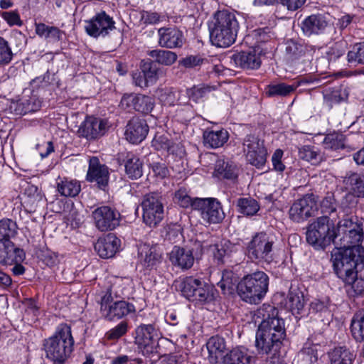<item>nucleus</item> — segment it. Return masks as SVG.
<instances>
[{
	"instance_id": "nucleus-1",
	"label": "nucleus",
	"mask_w": 364,
	"mask_h": 364,
	"mask_svg": "<svg viewBox=\"0 0 364 364\" xmlns=\"http://www.w3.org/2000/svg\"><path fill=\"white\" fill-rule=\"evenodd\" d=\"M285 336L284 320H262L256 333V348L259 353L276 358Z\"/></svg>"
},
{
	"instance_id": "nucleus-2",
	"label": "nucleus",
	"mask_w": 364,
	"mask_h": 364,
	"mask_svg": "<svg viewBox=\"0 0 364 364\" xmlns=\"http://www.w3.org/2000/svg\"><path fill=\"white\" fill-rule=\"evenodd\" d=\"M238 29L235 14L227 10L218 11L209 24L210 41L218 47H229L235 43Z\"/></svg>"
},
{
	"instance_id": "nucleus-3",
	"label": "nucleus",
	"mask_w": 364,
	"mask_h": 364,
	"mask_svg": "<svg viewBox=\"0 0 364 364\" xmlns=\"http://www.w3.org/2000/svg\"><path fill=\"white\" fill-rule=\"evenodd\" d=\"M74 339L71 328L65 323L60 324L53 336L44 341L46 357L53 364H63L73 350Z\"/></svg>"
},
{
	"instance_id": "nucleus-4",
	"label": "nucleus",
	"mask_w": 364,
	"mask_h": 364,
	"mask_svg": "<svg viewBox=\"0 0 364 364\" xmlns=\"http://www.w3.org/2000/svg\"><path fill=\"white\" fill-rule=\"evenodd\" d=\"M268 285L269 277L267 274L258 271L245 276L237 284V291L243 301L256 304L266 294Z\"/></svg>"
},
{
	"instance_id": "nucleus-5",
	"label": "nucleus",
	"mask_w": 364,
	"mask_h": 364,
	"mask_svg": "<svg viewBox=\"0 0 364 364\" xmlns=\"http://www.w3.org/2000/svg\"><path fill=\"white\" fill-rule=\"evenodd\" d=\"M307 242L316 250H324L331 242L335 245L336 229L328 216L318 218L306 232Z\"/></svg>"
},
{
	"instance_id": "nucleus-6",
	"label": "nucleus",
	"mask_w": 364,
	"mask_h": 364,
	"mask_svg": "<svg viewBox=\"0 0 364 364\" xmlns=\"http://www.w3.org/2000/svg\"><path fill=\"white\" fill-rule=\"evenodd\" d=\"M363 238L362 223L354 221L352 218H344L338 222L335 239L336 249L347 250L358 246Z\"/></svg>"
},
{
	"instance_id": "nucleus-7",
	"label": "nucleus",
	"mask_w": 364,
	"mask_h": 364,
	"mask_svg": "<svg viewBox=\"0 0 364 364\" xmlns=\"http://www.w3.org/2000/svg\"><path fill=\"white\" fill-rule=\"evenodd\" d=\"M350 248L347 250L336 249L331 254L333 269L337 276L343 282L353 281L357 275V260Z\"/></svg>"
},
{
	"instance_id": "nucleus-8",
	"label": "nucleus",
	"mask_w": 364,
	"mask_h": 364,
	"mask_svg": "<svg viewBox=\"0 0 364 364\" xmlns=\"http://www.w3.org/2000/svg\"><path fill=\"white\" fill-rule=\"evenodd\" d=\"M144 223L149 227H156L164 217L163 198L157 193H151L144 196L141 203Z\"/></svg>"
},
{
	"instance_id": "nucleus-9",
	"label": "nucleus",
	"mask_w": 364,
	"mask_h": 364,
	"mask_svg": "<svg viewBox=\"0 0 364 364\" xmlns=\"http://www.w3.org/2000/svg\"><path fill=\"white\" fill-rule=\"evenodd\" d=\"M274 237L265 232L256 234L247 246L248 257L251 259L270 262L273 260Z\"/></svg>"
},
{
	"instance_id": "nucleus-10",
	"label": "nucleus",
	"mask_w": 364,
	"mask_h": 364,
	"mask_svg": "<svg viewBox=\"0 0 364 364\" xmlns=\"http://www.w3.org/2000/svg\"><path fill=\"white\" fill-rule=\"evenodd\" d=\"M135 343L144 355L160 353L157 329L152 324H143L136 328Z\"/></svg>"
},
{
	"instance_id": "nucleus-11",
	"label": "nucleus",
	"mask_w": 364,
	"mask_h": 364,
	"mask_svg": "<svg viewBox=\"0 0 364 364\" xmlns=\"http://www.w3.org/2000/svg\"><path fill=\"white\" fill-rule=\"evenodd\" d=\"M94 224L101 232L114 230L120 224L121 214L114 207L102 205L95 208L92 213Z\"/></svg>"
},
{
	"instance_id": "nucleus-12",
	"label": "nucleus",
	"mask_w": 364,
	"mask_h": 364,
	"mask_svg": "<svg viewBox=\"0 0 364 364\" xmlns=\"http://www.w3.org/2000/svg\"><path fill=\"white\" fill-rule=\"evenodd\" d=\"M243 150L250 164L258 168L264 165L267 151L264 146V141L258 136L253 134L247 135L243 141Z\"/></svg>"
},
{
	"instance_id": "nucleus-13",
	"label": "nucleus",
	"mask_w": 364,
	"mask_h": 364,
	"mask_svg": "<svg viewBox=\"0 0 364 364\" xmlns=\"http://www.w3.org/2000/svg\"><path fill=\"white\" fill-rule=\"evenodd\" d=\"M316 210L315 196L313 194H306L292 204L289 214L291 220L301 223L313 216Z\"/></svg>"
},
{
	"instance_id": "nucleus-14",
	"label": "nucleus",
	"mask_w": 364,
	"mask_h": 364,
	"mask_svg": "<svg viewBox=\"0 0 364 364\" xmlns=\"http://www.w3.org/2000/svg\"><path fill=\"white\" fill-rule=\"evenodd\" d=\"M114 23L112 17L105 11H101L90 20L85 21V29L86 33L93 38H104L115 29Z\"/></svg>"
},
{
	"instance_id": "nucleus-15",
	"label": "nucleus",
	"mask_w": 364,
	"mask_h": 364,
	"mask_svg": "<svg viewBox=\"0 0 364 364\" xmlns=\"http://www.w3.org/2000/svg\"><path fill=\"white\" fill-rule=\"evenodd\" d=\"M109 128L107 119L87 117L80 124L78 134L80 136L84 137L89 141L96 140L104 136Z\"/></svg>"
},
{
	"instance_id": "nucleus-16",
	"label": "nucleus",
	"mask_w": 364,
	"mask_h": 364,
	"mask_svg": "<svg viewBox=\"0 0 364 364\" xmlns=\"http://www.w3.org/2000/svg\"><path fill=\"white\" fill-rule=\"evenodd\" d=\"M120 107L129 112L135 110L143 114L150 113L154 107L152 97L141 94H124L120 101Z\"/></svg>"
},
{
	"instance_id": "nucleus-17",
	"label": "nucleus",
	"mask_w": 364,
	"mask_h": 364,
	"mask_svg": "<svg viewBox=\"0 0 364 364\" xmlns=\"http://www.w3.org/2000/svg\"><path fill=\"white\" fill-rule=\"evenodd\" d=\"M109 169L107 166L102 164L97 156H92L89 159V167L86 180L89 182L96 183L97 187L105 190L109 182Z\"/></svg>"
},
{
	"instance_id": "nucleus-18",
	"label": "nucleus",
	"mask_w": 364,
	"mask_h": 364,
	"mask_svg": "<svg viewBox=\"0 0 364 364\" xmlns=\"http://www.w3.org/2000/svg\"><path fill=\"white\" fill-rule=\"evenodd\" d=\"M157 33L158 44L161 48L174 49L183 46V33L176 26L161 27L158 29Z\"/></svg>"
},
{
	"instance_id": "nucleus-19",
	"label": "nucleus",
	"mask_w": 364,
	"mask_h": 364,
	"mask_svg": "<svg viewBox=\"0 0 364 364\" xmlns=\"http://www.w3.org/2000/svg\"><path fill=\"white\" fill-rule=\"evenodd\" d=\"M280 304L283 306V309L280 310V314H282V311H285L290 314L287 316V317L293 316L297 318V316L301 314L304 310V294L298 288L291 287L284 302L280 301Z\"/></svg>"
},
{
	"instance_id": "nucleus-20",
	"label": "nucleus",
	"mask_w": 364,
	"mask_h": 364,
	"mask_svg": "<svg viewBox=\"0 0 364 364\" xmlns=\"http://www.w3.org/2000/svg\"><path fill=\"white\" fill-rule=\"evenodd\" d=\"M148 132L149 126L146 120L134 117L126 126L125 136L130 143L139 144L146 137Z\"/></svg>"
},
{
	"instance_id": "nucleus-21",
	"label": "nucleus",
	"mask_w": 364,
	"mask_h": 364,
	"mask_svg": "<svg viewBox=\"0 0 364 364\" xmlns=\"http://www.w3.org/2000/svg\"><path fill=\"white\" fill-rule=\"evenodd\" d=\"M24 251L15 246L10 240H0V264L11 265L25 259Z\"/></svg>"
},
{
	"instance_id": "nucleus-22",
	"label": "nucleus",
	"mask_w": 364,
	"mask_h": 364,
	"mask_svg": "<svg viewBox=\"0 0 364 364\" xmlns=\"http://www.w3.org/2000/svg\"><path fill=\"white\" fill-rule=\"evenodd\" d=\"M120 245V239L115 235L109 233L97 241L95 250L100 257L110 258L119 250Z\"/></svg>"
},
{
	"instance_id": "nucleus-23",
	"label": "nucleus",
	"mask_w": 364,
	"mask_h": 364,
	"mask_svg": "<svg viewBox=\"0 0 364 364\" xmlns=\"http://www.w3.org/2000/svg\"><path fill=\"white\" fill-rule=\"evenodd\" d=\"M328 26V18L321 14H312L301 23V29L308 36L323 33Z\"/></svg>"
},
{
	"instance_id": "nucleus-24",
	"label": "nucleus",
	"mask_w": 364,
	"mask_h": 364,
	"mask_svg": "<svg viewBox=\"0 0 364 364\" xmlns=\"http://www.w3.org/2000/svg\"><path fill=\"white\" fill-rule=\"evenodd\" d=\"M171 263L183 269L191 268L194 263V256L191 249L175 246L169 255Z\"/></svg>"
},
{
	"instance_id": "nucleus-25",
	"label": "nucleus",
	"mask_w": 364,
	"mask_h": 364,
	"mask_svg": "<svg viewBox=\"0 0 364 364\" xmlns=\"http://www.w3.org/2000/svg\"><path fill=\"white\" fill-rule=\"evenodd\" d=\"M231 61L236 67L243 69H257L260 66V58L255 50L241 51L231 56Z\"/></svg>"
},
{
	"instance_id": "nucleus-26",
	"label": "nucleus",
	"mask_w": 364,
	"mask_h": 364,
	"mask_svg": "<svg viewBox=\"0 0 364 364\" xmlns=\"http://www.w3.org/2000/svg\"><path fill=\"white\" fill-rule=\"evenodd\" d=\"M157 96L159 101L164 105L170 107L186 106L188 102L185 100L186 96L181 92L173 88L165 87L158 90Z\"/></svg>"
},
{
	"instance_id": "nucleus-27",
	"label": "nucleus",
	"mask_w": 364,
	"mask_h": 364,
	"mask_svg": "<svg viewBox=\"0 0 364 364\" xmlns=\"http://www.w3.org/2000/svg\"><path fill=\"white\" fill-rule=\"evenodd\" d=\"M229 134L227 130L205 129L203 134L204 146L208 148L217 149L223 146L228 140Z\"/></svg>"
},
{
	"instance_id": "nucleus-28",
	"label": "nucleus",
	"mask_w": 364,
	"mask_h": 364,
	"mask_svg": "<svg viewBox=\"0 0 364 364\" xmlns=\"http://www.w3.org/2000/svg\"><path fill=\"white\" fill-rule=\"evenodd\" d=\"M237 168L232 162L225 161L224 159H219L215 164L214 173L219 178L235 181L237 178Z\"/></svg>"
},
{
	"instance_id": "nucleus-29",
	"label": "nucleus",
	"mask_w": 364,
	"mask_h": 364,
	"mask_svg": "<svg viewBox=\"0 0 364 364\" xmlns=\"http://www.w3.org/2000/svg\"><path fill=\"white\" fill-rule=\"evenodd\" d=\"M201 217L209 223H218L225 218V213L220 203L215 198H210V202Z\"/></svg>"
},
{
	"instance_id": "nucleus-30",
	"label": "nucleus",
	"mask_w": 364,
	"mask_h": 364,
	"mask_svg": "<svg viewBox=\"0 0 364 364\" xmlns=\"http://www.w3.org/2000/svg\"><path fill=\"white\" fill-rule=\"evenodd\" d=\"M299 82L288 85L284 82H274L267 85L265 88L267 96L285 97L292 94L299 86Z\"/></svg>"
},
{
	"instance_id": "nucleus-31",
	"label": "nucleus",
	"mask_w": 364,
	"mask_h": 364,
	"mask_svg": "<svg viewBox=\"0 0 364 364\" xmlns=\"http://www.w3.org/2000/svg\"><path fill=\"white\" fill-rule=\"evenodd\" d=\"M324 104L331 108L333 105L347 100L348 92L340 87L326 88L323 91Z\"/></svg>"
},
{
	"instance_id": "nucleus-32",
	"label": "nucleus",
	"mask_w": 364,
	"mask_h": 364,
	"mask_svg": "<svg viewBox=\"0 0 364 364\" xmlns=\"http://www.w3.org/2000/svg\"><path fill=\"white\" fill-rule=\"evenodd\" d=\"M134 313L135 307L132 304L125 301H119L108 307L106 316L122 318L127 316H134Z\"/></svg>"
},
{
	"instance_id": "nucleus-33",
	"label": "nucleus",
	"mask_w": 364,
	"mask_h": 364,
	"mask_svg": "<svg viewBox=\"0 0 364 364\" xmlns=\"http://www.w3.org/2000/svg\"><path fill=\"white\" fill-rule=\"evenodd\" d=\"M208 351V359L210 363H218V358L222 356L226 346L224 338L220 336L211 337L206 343Z\"/></svg>"
},
{
	"instance_id": "nucleus-34",
	"label": "nucleus",
	"mask_w": 364,
	"mask_h": 364,
	"mask_svg": "<svg viewBox=\"0 0 364 364\" xmlns=\"http://www.w3.org/2000/svg\"><path fill=\"white\" fill-rule=\"evenodd\" d=\"M343 182L346 188L355 193L358 197H364V175L348 172Z\"/></svg>"
},
{
	"instance_id": "nucleus-35",
	"label": "nucleus",
	"mask_w": 364,
	"mask_h": 364,
	"mask_svg": "<svg viewBox=\"0 0 364 364\" xmlns=\"http://www.w3.org/2000/svg\"><path fill=\"white\" fill-rule=\"evenodd\" d=\"M41 102L36 95L23 97L16 104L15 112L19 114L33 112L40 109Z\"/></svg>"
},
{
	"instance_id": "nucleus-36",
	"label": "nucleus",
	"mask_w": 364,
	"mask_h": 364,
	"mask_svg": "<svg viewBox=\"0 0 364 364\" xmlns=\"http://www.w3.org/2000/svg\"><path fill=\"white\" fill-rule=\"evenodd\" d=\"M81 186L76 180L59 178L57 181V191L63 196L75 197L79 194Z\"/></svg>"
},
{
	"instance_id": "nucleus-37",
	"label": "nucleus",
	"mask_w": 364,
	"mask_h": 364,
	"mask_svg": "<svg viewBox=\"0 0 364 364\" xmlns=\"http://www.w3.org/2000/svg\"><path fill=\"white\" fill-rule=\"evenodd\" d=\"M36 33L49 42H57L61 40L63 31L55 26H49L43 23H36Z\"/></svg>"
},
{
	"instance_id": "nucleus-38",
	"label": "nucleus",
	"mask_w": 364,
	"mask_h": 364,
	"mask_svg": "<svg viewBox=\"0 0 364 364\" xmlns=\"http://www.w3.org/2000/svg\"><path fill=\"white\" fill-rule=\"evenodd\" d=\"M196 292L192 301H199L200 303H209L215 299L214 287L204 281L199 279Z\"/></svg>"
},
{
	"instance_id": "nucleus-39",
	"label": "nucleus",
	"mask_w": 364,
	"mask_h": 364,
	"mask_svg": "<svg viewBox=\"0 0 364 364\" xmlns=\"http://www.w3.org/2000/svg\"><path fill=\"white\" fill-rule=\"evenodd\" d=\"M331 364H353L355 355L345 346L335 348L329 353Z\"/></svg>"
},
{
	"instance_id": "nucleus-40",
	"label": "nucleus",
	"mask_w": 364,
	"mask_h": 364,
	"mask_svg": "<svg viewBox=\"0 0 364 364\" xmlns=\"http://www.w3.org/2000/svg\"><path fill=\"white\" fill-rule=\"evenodd\" d=\"M124 166L127 176L132 180L139 178L143 174V163L133 154L127 155Z\"/></svg>"
},
{
	"instance_id": "nucleus-41",
	"label": "nucleus",
	"mask_w": 364,
	"mask_h": 364,
	"mask_svg": "<svg viewBox=\"0 0 364 364\" xmlns=\"http://www.w3.org/2000/svg\"><path fill=\"white\" fill-rule=\"evenodd\" d=\"M239 283L237 275L231 270H224L218 286L224 294H232Z\"/></svg>"
},
{
	"instance_id": "nucleus-42",
	"label": "nucleus",
	"mask_w": 364,
	"mask_h": 364,
	"mask_svg": "<svg viewBox=\"0 0 364 364\" xmlns=\"http://www.w3.org/2000/svg\"><path fill=\"white\" fill-rule=\"evenodd\" d=\"M147 55L156 63L166 66L173 65L178 58L176 53L168 50H151L147 52Z\"/></svg>"
},
{
	"instance_id": "nucleus-43",
	"label": "nucleus",
	"mask_w": 364,
	"mask_h": 364,
	"mask_svg": "<svg viewBox=\"0 0 364 364\" xmlns=\"http://www.w3.org/2000/svg\"><path fill=\"white\" fill-rule=\"evenodd\" d=\"M299 156L313 165H317L324 160L323 153L317 147L309 145L299 149Z\"/></svg>"
},
{
	"instance_id": "nucleus-44",
	"label": "nucleus",
	"mask_w": 364,
	"mask_h": 364,
	"mask_svg": "<svg viewBox=\"0 0 364 364\" xmlns=\"http://www.w3.org/2000/svg\"><path fill=\"white\" fill-rule=\"evenodd\" d=\"M255 358L240 349H233L223 357V364H253Z\"/></svg>"
},
{
	"instance_id": "nucleus-45",
	"label": "nucleus",
	"mask_w": 364,
	"mask_h": 364,
	"mask_svg": "<svg viewBox=\"0 0 364 364\" xmlns=\"http://www.w3.org/2000/svg\"><path fill=\"white\" fill-rule=\"evenodd\" d=\"M24 203L31 209H34L43 199L41 191L36 186L28 184L24 190Z\"/></svg>"
},
{
	"instance_id": "nucleus-46",
	"label": "nucleus",
	"mask_w": 364,
	"mask_h": 364,
	"mask_svg": "<svg viewBox=\"0 0 364 364\" xmlns=\"http://www.w3.org/2000/svg\"><path fill=\"white\" fill-rule=\"evenodd\" d=\"M238 211L247 216L255 215L259 210L258 202L252 198H240L237 200Z\"/></svg>"
},
{
	"instance_id": "nucleus-47",
	"label": "nucleus",
	"mask_w": 364,
	"mask_h": 364,
	"mask_svg": "<svg viewBox=\"0 0 364 364\" xmlns=\"http://www.w3.org/2000/svg\"><path fill=\"white\" fill-rule=\"evenodd\" d=\"M215 90V86L202 84L187 89L186 94L190 100L197 103Z\"/></svg>"
},
{
	"instance_id": "nucleus-48",
	"label": "nucleus",
	"mask_w": 364,
	"mask_h": 364,
	"mask_svg": "<svg viewBox=\"0 0 364 364\" xmlns=\"http://www.w3.org/2000/svg\"><path fill=\"white\" fill-rule=\"evenodd\" d=\"M233 248L234 246L227 240L215 245L213 252L214 258L217 260L218 264H223L225 262V259L230 256Z\"/></svg>"
},
{
	"instance_id": "nucleus-49",
	"label": "nucleus",
	"mask_w": 364,
	"mask_h": 364,
	"mask_svg": "<svg viewBox=\"0 0 364 364\" xmlns=\"http://www.w3.org/2000/svg\"><path fill=\"white\" fill-rule=\"evenodd\" d=\"M199 279L194 278L193 277H187L181 282L179 288L182 293V295L192 301L193 298L196 292Z\"/></svg>"
},
{
	"instance_id": "nucleus-50",
	"label": "nucleus",
	"mask_w": 364,
	"mask_h": 364,
	"mask_svg": "<svg viewBox=\"0 0 364 364\" xmlns=\"http://www.w3.org/2000/svg\"><path fill=\"white\" fill-rule=\"evenodd\" d=\"M323 147L329 150H338L344 147L343 134L333 132L327 134L323 141Z\"/></svg>"
},
{
	"instance_id": "nucleus-51",
	"label": "nucleus",
	"mask_w": 364,
	"mask_h": 364,
	"mask_svg": "<svg viewBox=\"0 0 364 364\" xmlns=\"http://www.w3.org/2000/svg\"><path fill=\"white\" fill-rule=\"evenodd\" d=\"M347 58L350 64H364V42L355 44L348 51Z\"/></svg>"
},
{
	"instance_id": "nucleus-52",
	"label": "nucleus",
	"mask_w": 364,
	"mask_h": 364,
	"mask_svg": "<svg viewBox=\"0 0 364 364\" xmlns=\"http://www.w3.org/2000/svg\"><path fill=\"white\" fill-rule=\"evenodd\" d=\"M17 226L11 219L5 218L0 220V240H10L16 233Z\"/></svg>"
},
{
	"instance_id": "nucleus-53",
	"label": "nucleus",
	"mask_w": 364,
	"mask_h": 364,
	"mask_svg": "<svg viewBox=\"0 0 364 364\" xmlns=\"http://www.w3.org/2000/svg\"><path fill=\"white\" fill-rule=\"evenodd\" d=\"M152 146L158 151H166L173 154L174 151L173 142L166 135H156L151 141Z\"/></svg>"
},
{
	"instance_id": "nucleus-54",
	"label": "nucleus",
	"mask_w": 364,
	"mask_h": 364,
	"mask_svg": "<svg viewBox=\"0 0 364 364\" xmlns=\"http://www.w3.org/2000/svg\"><path fill=\"white\" fill-rule=\"evenodd\" d=\"M279 310L273 305L264 304L257 309L253 317L255 318H281Z\"/></svg>"
},
{
	"instance_id": "nucleus-55",
	"label": "nucleus",
	"mask_w": 364,
	"mask_h": 364,
	"mask_svg": "<svg viewBox=\"0 0 364 364\" xmlns=\"http://www.w3.org/2000/svg\"><path fill=\"white\" fill-rule=\"evenodd\" d=\"M141 71L144 73L146 81L150 85L154 84L159 75L160 69L156 67L154 62H146L141 65Z\"/></svg>"
},
{
	"instance_id": "nucleus-56",
	"label": "nucleus",
	"mask_w": 364,
	"mask_h": 364,
	"mask_svg": "<svg viewBox=\"0 0 364 364\" xmlns=\"http://www.w3.org/2000/svg\"><path fill=\"white\" fill-rule=\"evenodd\" d=\"M13 52L9 42L0 36V67L9 65L13 59Z\"/></svg>"
},
{
	"instance_id": "nucleus-57",
	"label": "nucleus",
	"mask_w": 364,
	"mask_h": 364,
	"mask_svg": "<svg viewBox=\"0 0 364 364\" xmlns=\"http://www.w3.org/2000/svg\"><path fill=\"white\" fill-rule=\"evenodd\" d=\"M292 364H317V355L313 349H303L299 352Z\"/></svg>"
},
{
	"instance_id": "nucleus-58",
	"label": "nucleus",
	"mask_w": 364,
	"mask_h": 364,
	"mask_svg": "<svg viewBox=\"0 0 364 364\" xmlns=\"http://www.w3.org/2000/svg\"><path fill=\"white\" fill-rule=\"evenodd\" d=\"M285 50L287 57L291 60L301 56L304 52L303 46L292 39L286 42Z\"/></svg>"
},
{
	"instance_id": "nucleus-59",
	"label": "nucleus",
	"mask_w": 364,
	"mask_h": 364,
	"mask_svg": "<svg viewBox=\"0 0 364 364\" xmlns=\"http://www.w3.org/2000/svg\"><path fill=\"white\" fill-rule=\"evenodd\" d=\"M353 281L344 282L346 284L350 286L348 292L353 296L364 294V279L358 278L357 275L352 279Z\"/></svg>"
},
{
	"instance_id": "nucleus-60",
	"label": "nucleus",
	"mask_w": 364,
	"mask_h": 364,
	"mask_svg": "<svg viewBox=\"0 0 364 364\" xmlns=\"http://www.w3.org/2000/svg\"><path fill=\"white\" fill-rule=\"evenodd\" d=\"M191 197L185 188H180L175 193L174 202L182 208H187L191 205Z\"/></svg>"
},
{
	"instance_id": "nucleus-61",
	"label": "nucleus",
	"mask_w": 364,
	"mask_h": 364,
	"mask_svg": "<svg viewBox=\"0 0 364 364\" xmlns=\"http://www.w3.org/2000/svg\"><path fill=\"white\" fill-rule=\"evenodd\" d=\"M357 198L358 196L353 192L349 191L346 193L341 201L340 208H341L344 213L348 214L349 210L356 205L358 203Z\"/></svg>"
},
{
	"instance_id": "nucleus-62",
	"label": "nucleus",
	"mask_w": 364,
	"mask_h": 364,
	"mask_svg": "<svg viewBox=\"0 0 364 364\" xmlns=\"http://www.w3.org/2000/svg\"><path fill=\"white\" fill-rule=\"evenodd\" d=\"M161 257V254L157 250V247L154 246L150 247L145 254L144 259V265L147 267H153L159 262Z\"/></svg>"
},
{
	"instance_id": "nucleus-63",
	"label": "nucleus",
	"mask_w": 364,
	"mask_h": 364,
	"mask_svg": "<svg viewBox=\"0 0 364 364\" xmlns=\"http://www.w3.org/2000/svg\"><path fill=\"white\" fill-rule=\"evenodd\" d=\"M321 208L323 213L329 215L336 210V203L334 195L332 193H328L321 202Z\"/></svg>"
},
{
	"instance_id": "nucleus-64",
	"label": "nucleus",
	"mask_w": 364,
	"mask_h": 364,
	"mask_svg": "<svg viewBox=\"0 0 364 364\" xmlns=\"http://www.w3.org/2000/svg\"><path fill=\"white\" fill-rule=\"evenodd\" d=\"M350 331L353 338L358 342L364 341V320H352Z\"/></svg>"
}]
</instances>
